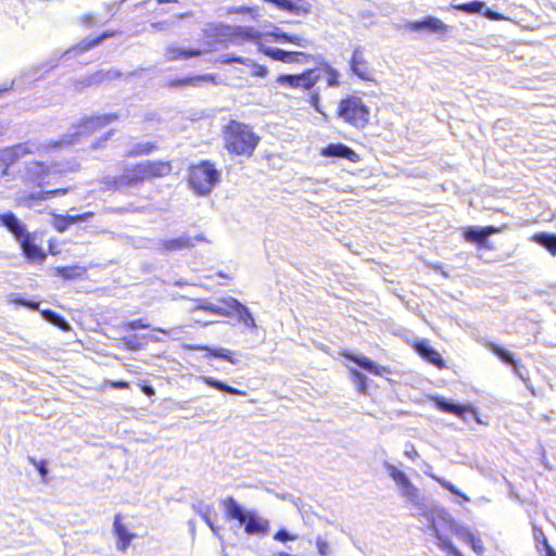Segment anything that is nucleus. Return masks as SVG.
Masks as SVG:
<instances>
[{"label":"nucleus","instance_id":"nucleus-1","mask_svg":"<svg viewBox=\"0 0 556 556\" xmlns=\"http://www.w3.org/2000/svg\"><path fill=\"white\" fill-rule=\"evenodd\" d=\"M390 478L395 482L400 494L415 508V516L432 532H441V527L446 526L451 531L456 523L452 516L442 507L428 503L420 490L413 484L409 478L394 465L383 464Z\"/></svg>","mask_w":556,"mask_h":556},{"label":"nucleus","instance_id":"nucleus-2","mask_svg":"<svg viewBox=\"0 0 556 556\" xmlns=\"http://www.w3.org/2000/svg\"><path fill=\"white\" fill-rule=\"evenodd\" d=\"M232 45H243L245 42H253L257 45L260 52L269 56L275 61L283 63H298L301 59H306L307 55L303 52H289L279 48L267 47L262 42L264 33L257 30L252 26H225L223 33Z\"/></svg>","mask_w":556,"mask_h":556},{"label":"nucleus","instance_id":"nucleus-3","mask_svg":"<svg viewBox=\"0 0 556 556\" xmlns=\"http://www.w3.org/2000/svg\"><path fill=\"white\" fill-rule=\"evenodd\" d=\"M170 172L172 166L168 162L147 161L125 169L121 176L108 178V185L112 189H119L122 187H136L142 184L144 180H150L156 177H164Z\"/></svg>","mask_w":556,"mask_h":556},{"label":"nucleus","instance_id":"nucleus-4","mask_svg":"<svg viewBox=\"0 0 556 556\" xmlns=\"http://www.w3.org/2000/svg\"><path fill=\"white\" fill-rule=\"evenodd\" d=\"M225 513L229 519L240 522L248 535L265 536L269 532L268 519L261 517L255 510L242 507L232 496L223 501Z\"/></svg>","mask_w":556,"mask_h":556},{"label":"nucleus","instance_id":"nucleus-5","mask_svg":"<svg viewBox=\"0 0 556 556\" xmlns=\"http://www.w3.org/2000/svg\"><path fill=\"white\" fill-rule=\"evenodd\" d=\"M219 180L220 172L208 161L191 165L188 169V185L197 195L211 194Z\"/></svg>","mask_w":556,"mask_h":556},{"label":"nucleus","instance_id":"nucleus-6","mask_svg":"<svg viewBox=\"0 0 556 556\" xmlns=\"http://www.w3.org/2000/svg\"><path fill=\"white\" fill-rule=\"evenodd\" d=\"M0 223L18 241L23 253L28 260H43L45 253L34 242L33 236L27 231L26 226L13 213L0 214Z\"/></svg>","mask_w":556,"mask_h":556},{"label":"nucleus","instance_id":"nucleus-7","mask_svg":"<svg viewBox=\"0 0 556 556\" xmlns=\"http://www.w3.org/2000/svg\"><path fill=\"white\" fill-rule=\"evenodd\" d=\"M369 114L367 105L356 96L342 99L337 108L338 117L356 128H363L368 123Z\"/></svg>","mask_w":556,"mask_h":556},{"label":"nucleus","instance_id":"nucleus-8","mask_svg":"<svg viewBox=\"0 0 556 556\" xmlns=\"http://www.w3.org/2000/svg\"><path fill=\"white\" fill-rule=\"evenodd\" d=\"M117 116L115 114H106L102 116H92L83 118L77 125L74 126L72 139H78L80 137H91L103 129L111 122L115 121Z\"/></svg>","mask_w":556,"mask_h":556},{"label":"nucleus","instance_id":"nucleus-9","mask_svg":"<svg viewBox=\"0 0 556 556\" xmlns=\"http://www.w3.org/2000/svg\"><path fill=\"white\" fill-rule=\"evenodd\" d=\"M319 79L318 70H309L298 75L283 74L277 77V83L290 88H312Z\"/></svg>","mask_w":556,"mask_h":556},{"label":"nucleus","instance_id":"nucleus-10","mask_svg":"<svg viewBox=\"0 0 556 556\" xmlns=\"http://www.w3.org/2000/svg\"><path fill=\"white\" fill-rule=\"evenodd\" d=\"M205 238L202 235L191 237L189 235H182L178 238L164 239L160 241V248L157 251L176 252L194 247L195 241H204Z\"/></svg>","mask_w":556,"mask_h":556},{"label":"nucleus","instance_id":"nucleus-11","mask_svg":"<svg viewBox=\"0 0 556 556\" xmlns=\"http://www.w3.org/2000/svg\"><path fill=\"white\" fill-rule=\"evenodd\" d=\"M498 231L494 226H470L464 229V238L468 242L477 243L481 247H486L488 238Z\"/></svg>","mask_w":556,"mask_h":556},{"label":"nucleus","instance_id":"nucleus-12","mask_svg":"<svg viewBox=\"0 0 556 556\" xmlns=\"http://www.w3.org/2000/svg\"><path fill=\"white\" fill-rule=\"evenodd\" d=\"M267 3L275 4L278 9L290 12L295 15H306L312 10V4L307 0H264Z\"/></svg>","mask_w":556,"mask_h":556},{"label":"nucleus","instance_id":"nucleus-13","mask_svg":"<svg viewBox=\"0 0 556 556\" xmlns=\"http://www.w3.org/2000/svg\"><path fill=\"white\" fill-rule=\"evenodd\" d=\"M351 71L363 80H371V71L364 59L363 49L356 47L350 60Z\"/></svg>","mask_w":556,"mask_h":556},{"label":"nucleus","instance_id":"nucleus-14","mask_svg":"<svg viewBox=\"0 0 556 556\" xmlns=\"http://www.w3.org/2000/svg\"><path fill=\"white\" fill-rule=\"evenodd\" d=\"M407 28L413 31L428 30L431 33H445L448 26L440 18L427 16L422 21H415L407 24Z\"/></svg>","mask_w":556,"mask_h":556},{"label":"nucleus","instance_id":"nucleus-15","mask_svg":"<svg viewBox=\"0 0 556 556\" xmlns=\"http://www.w3.org/2000/svg\"><path fill=\"white\" fill-rule=\"evenodd\" d=\"M432 401L434 402L435 407L438 409L456 415L458 417H464L465 413L472 412V408L470 406L462 405L453 400L445 399L442 396H433Z\"/></svg>","mask_w":556,"mask_h":556},{"label":"nucleus","instance_id":"nucleus-16","mask_svg":"<svg viewBox=\"0 0 556 556\" xmlns=\"http://www.w3.org/2000/svg\"><path fill=\"white\" fill-rule=\"evenodd\" d=\"M416 352L427 362L434 365L438 368H443L445 366L444 361L440 353L435 351L432 346L428 344L426 341H419L415 344Z\"/></svg>","mask_w":556,"mask_h":556},{"label":"nucleus","instance_id":"nucleus-17","mask_svg":"<svg viewBox=\"0 0 556 556\" xmlns=\"http://www.w3.org/2000/svg\"><path fill=\"white\" fill-rule=\"evenodd\" d=\"M225 139H260L254 136L248 125L231 121L225 127Z\"/></svg>","mask_w":556,"mask_h":556},{"label":"nucleus","instance_id":"nucleus-18","mask_svg":"<svg viewBox=\"0 0 556 556\" xmlns=\"http://www.w3.org/2000/svg\"><path fill=\"white\" fill-rule=\"evenodd\" d=\"M323 155L330 157H342L352 162L358 161V155L351 148L342 143H331L323 150Z\"/></svg>","mask_w":556,"mask_h":556},{"label":"nucleus","instance_id":"nucleus-19","mask_svg":"<svg viewBox=\"0 0 556 556\" xmlns=\"http://www.w3.org/2000/svg\"><path fill=\"white\" fill-rule=\"evenodd\" d=\"M26 151L23 144H17L11 149H5L0 151V173L1 175H5L8 173V168L11 164H13L21 154H24Z\"/></svg>","mask_w":556,"mask_h":556},{"label":"nucleus","instance_id":"nucleus-20","mask_svg":"<svg viewBox=\"0 0 556 556\" xmlns=\"http://www.w3.org/2000/svg\"><path fill=\"white\" fill-rule=\"evenodd\" d=\"M264 36L271 37L276 42H290L301 48H306L309 43L306 38L289 35L276 26H273V31L264 33Z\"/></svg>","mask_w":556,"mask_h":556},{"label":"nucleus","instance_id":"nucleus-21","mask_svg":"<svg viewBox=\"0 0 556 556\" xmlns=\"http://www.w3.org/2000/svg\"><path fill=\"white\" fill-rule=\"evenodd\" d=\"M114 533L118 538L117 549L121 552H125L130 545L131 540L135 538V534L129 532L124 525L119 521V515H116L114 518Z\"/></svg>","mask_w":556,"mask_h":556},{"label":"nucleus","instance_id":"nucleus-22","mask_svg":"<svg viewBox=\"0 0 556 556\" xmlns=\"http://www.w3.org/2000/svg\"><path fill=\"white\" fill-rule=\"evenodd\" d=\"M164 55L167 61L186 60V59L201 55V50L184 49V48H179V47H175V46H168L165 49Z\"/></svg>","mask_w":556,"mask_h":556},{"label":"nucleus","instance_id":"nucleus-23","mask_svg":"<svg viewBox=\"0 0 556 556\" xmlns=\"http://www.w3.org/2000/svg\"><path fill=\"white\" fill-rule=\"evenodd\" d=\"M258 141H227L226 149L236 155L251 156Z\"/></svg>","mask_w":556,"mask_h":556},{"label":"nucleus","instance_id":"nucleus-24","mask_svg":"<svg viewBox=\"0 0 556 556\" xmlns=\"http://www.w3.org/2000/svg\"><path fill=\"white\" fill-rule=\"evenodd\" d=\"M192 509L201 516L203 521L210 527L212 532L222 541L223 538L219 534L218 528L214 526V522L210 516L211 514V506L210 505H203L202 503L199 504H192Z\"/></svg>","mask_w":556,"mask_h":556},{"label":"nucleus","instance_id":"nucleus-25","mask_svg":"<svg viewBox=\"0 0 556 556\" xmlns=\"http://www.w3.org/2000/svg\"><path fill=\"white\" fill-rule=\"evenodd\" d=\"M202 380L208 386L212 387L218 391L226 392L233 395H245L244 391H241L237 388L230 387L227 383L217 380L213 377H202Z\"/></svg>","mask_w":556,"mask_h":556},{"label":"nucleus","instance_id":"nucleus-26","mask_svg":"<svg viewBox=\"0 0 556 556\" xmlns=\"http://www.w3.org/2000/svg\"><path fill=\"white\" fill-rule=\"evenodd\" d=\"M104 81V71L96 72L74 83L75 91H80L84 87L98 85Z\"/></svg>","mask_w":556,"mask_h":556},{"label":"nucleus","instance_id":"nucleus-27","mask_svg":"<svg viewBox=\"0 0 556 556\" xmlns=\"http://www.w3.org/2000/svg\"><path fill=\"white\" fill-rule=\"evenodd\" d=\"M233 305L239 307L238 312L235 313L238 316L240 323H242L248 328H255L256 324L252 313L249 307L243 305L241 302H231Z\"/></svg>","mask_w":556,"mask_h":556},{"label":"nucleus","instance_id":"nucleus-28","mask_svg":"<svg viewBox=\"0 0 556 556\" xmlns=\"http://www.w3.org/2000/svg\"><path fill=\"white\" fill-rule=\"evenodd\" d=\"M491 351L504 363L511 365L514 371H518V362L515 361L514 354L510 353L508 350L498 346L496 344L490 345Z\"/></svg>","mask_w":556,"mask_h":556},{"label":"nucleus","instance_id":"nucleus-29","mask_svg":"<svg viewBox=\"0 0 556 556\" xmlns=\"http://www.w3.org/2000/svg\"><path fill=\"white\" fill-rule=\"evenodd\" d=\"M452 7L453 9L467 14H482L485 9V3L483 1L475 0L467 3L453 4Z\"/></svg>","mask_w":556,"mask_h":556},{"label":"nucleus","instance_id":"nucleus-30","mask_svg":"<svg viewBox=\"0 0 556 556\" xmlns=\"http://www.w3.org/2000/svg\"><path fill=\"white\" fill-rule=\"evenodd\" d=\"M534 241L545 248L551 254H556V235L554 233H538L534 236Z\"/></svg>","mask_w":556,"mask_h":556},{"label":"nucleus","instance_id":"nucleus-31","mask_svg":"<svg viewBox=\"0 0 556 556\" xmlns=\"http://www.w3.org/2000/svg\"><path fill=\"white\" fill-rule=\"evenodd\" d=\"M193 311H204V312H208V313L225 316V317L231 316V313L228 312L226 308H224L219 305L210 303L207 301H203V300L199 301V304L194 307Z\"/></svg>","mask_w":556,"mask_h":556},{"label":"nucleus","instance_id":"nucleus-32","mask_svg":"<svg viewBox=\"0 0 556 556\" xmlns=\"http://www.w3.org/2000/svg\"><path fill=\"white\" fill-rule=\"evenodd\" d=\"M115 35V31H105L102 35L98 36L94 39H84L81 42L77 45V47H74L72 50L79 49L80 51H88L98 45H100L103 40L106 38L113 37Z\"/></svg>","mask_w":556,"mask_h":556},{"label":"nucleus","instance_id":"nucleus-33","mask_svg":"<svg viewBox=\"0 0 556 556\" xmlns=\"http://www.w3.org/2000/svg\"><path fill=\"white\" fill-rule=\"evenodd\" d=\"M199 350H203L208 352L211 356L223 358L231 364H235L236 361L232 358V352L224 349V348H210V346H200Z\"/></svg>","mask_w":556,"mask_h":556},{"label":"nucleus","instance_id":"nucleus-34","mask_svg":"<svg viewBox=\"0 0 556 556\" xmlns=\"http://www.w3.org/2000/svg\"><path fill=\"white\" fill-rule=\"evenodd\" d=\"M452 532L457 536L459 538L460 540H463L465 543L469 544L473 542V540L476 539V534L472 533L468 528L466 527H463V526H458L456 525V527H453L452 528Z\"/></svg>","mask_w":556,"mask_h":556},{"label":"nucleus","instance_id":"nucleus-35","mask_svg":"<svg viewBox=\"0 0 556 556\" xmlns=\"http://www.w3.org/2000/svg\"><path fill=\"white\" fill-rule=\"evenodd\" d=\"M437 539V544L440 548L448 553L450 555H454L458 549L454 546V544L446 536L442 535L441 532L432 533Z\"/></svg>","mask_w":556,"mask_h":556},{"label":"nucleus","instance_id":"nucleus-36","mask_svg":"<svg viewBox=\"0 0 556 556\" xmlns=\"http://www.w3.org/2000/svg\"><path fill=\"white\" fill-rule=\"evenodd\" d=\"M361 368L369 371V372H374V374H378V366L369 358L365 357V356H357V357H354L352 358Z\"/></svg>","mask_w":556,"mask_h":556},{"label":"nucleus","instance_id":"nucleus-37","mask_svg":"<svg viewBox=\"0 0 556 556\" xmlns=\"http://www.w3.org/2000/svg\"><path fill=\"white\" fill-rule=\"evenodd\" d=\"M43 314H45L47 319H49L51 323H53L58 327H60L62 329H67L70 327L68 323L62 316H60L59 314H56V313H54L52 311H47Z\"/></svg>","mask_w":556,"mask_h":556},{"label":"nucleus","instance_id":"nucleus-38","mask_svg":"<svg viewBox=\"0 0 556 556\" xmlns=\"http://www.w3.org/2000/svg\"><path fill=\"white\" fill-rule=\"evenodd\" d=\"M352 375L354 377V382L356 383L358 391L361 393H365L367 390V377L357 370H352Z\"/></svg>","mask_w":556,"mask_h":556},{"label":"nucleus","instance_id":"nucleus-39","mask_svg":"<svg viewBox=\"0 0 556 556\" xmlns=\"http://www.w3.org/2000/svg\"><path fill=\"white\" fill-rule=\"evenodd\" d=\"M223 63L231 64V63H240L244 65L252 64V60L243 56H236L233 54H225L222 56Z\"/></svg>","mask_w":556,"mask_h":556},{"label":"nucleus","instance_id":"nucleus-40","mask_svg":"<svg viewBox=\"0 0 556 556\" xmlns=\"http://www.w3.org/2000/svg\"><path fill=\"white\" fill-rule=\"evenodd\" d=\"M9 298H10V301L15 304L28 306L30 308H37V306H38V303L28 301L16 293L10 294Z\"/></svg>","mask_w":556,"mask_h":556},{"label":"nucleus","instance_id":"nucleus-41","mask_svg":"<svg viewBox=\"0 0 556 556\" xmlns=\"http://www.w3.org/2000/svg\"><path fill=\"white\" fill-rule=\"evenodd\" d=\"M154 149V146L150 142H147L144 144H138L136 149L128 152V155H142V154H149Z\"/></svg>","mask_w":556,"mask_h":556},{"label":"nucleus","instance_id":"nucleus-42","mask_svg":"<svg viewBox=\"0 0 556 556\" xmlns=\"http://www.w3.org/2000/svg\"><path fill=\"white\" fill-rule=\"evenodd\" d=\"M92 216H93L92 212H86L84 214H77V215H70V214L66 215L70 225L87 222Z\"/></svg>","mask_w":556,"mask_h":556},{"label":"nucleus","instance_id":"nucleus-43","mask_svg":"<svg viewBox=\"0 0 556 556\" xmlns=\"http://www.w3.org/2000/svg\"><path fill=\"white\" fill-rule=\"evenodd\" d=\"M219 302L224 305L223 307L226 308L228 312L232 314L237 313L239 307L233 305L231 302H239L237 299L232 296L223 298L219 300Z\"/></svg>","mask_w":556,"mask_h":556},{"label":"nucleus","instance_id":"nucleus-44","mask_svg":"<svg viewBox=\"0 0 556 556\" xmlns=\"http://www.w3.org/2000/svg\"><path fill=\"white\" fill-rule=\"evenodd\" d=\"M70 223L66 215H59L54 218V227L58 231L63 232L67 229Z\"/></svg>","mask_w":556,"mask_h":556},{"label":"nucleus","instance_id":"nucleus-45","mask_svg":"<svg viewBox=\"0 0 556 556\" xmlns=\"http://www.w3.org/2000/svg\"><path fill=\"white\" fill-rule=\"evenodd\" d=\"M29 462L37 468L40 477L45 480L48 475V468L45 460L37 462L34 457H29Z\"/></svg>","mask_w":556,"mask_h":556},{"label":"nucleus","instance_id":"nucleus-46","mask_svg":"<svg viewBox=\"0 0 556 556\" xmlns=\"http://www.w3.org/2000/svg\"><path fill=\"white\" fill-rule=\"evenodd\" d=\"M274 539L279 542H286L289 540H295L296 536L291 535L286 529H280L279 531L276 532Z\"/></svg>","mask_w":556,"mask_h":556},{"label":"nucleus","instance_id":"nucleus-47","mask_svg":"<svg viewBox=\"0 0 556 556\" xmlns=\"http://www.w3.org/2000/svg\"><path fill=\"white\" fill-rule=\"evenodd\" d=\"M533 536L536 543L547 546L548 542L542 529L533 527Z\"/></svg>","mask_w":556,"mask_h":556},{"label":"nucleus","instance_id":"nucleus-48","mask_svg":"<svg viewBox=\"0 0 556 556\" xmlns=\"http://www.w3.org/2000/svg\"><path fill=\"white\" fill-rule=\"evenodd\" d=\"M126 328L128 330L147 329V328H150V325L146 324L143 321V319H136V320L129 321L126 325Z\"/></svg>","mask_w":556,"mask_h":556},{"label":"nucleus","instance_id":"nucleus-49","mask_svg":"<svg viewBox=\"0 0 556 556\" xmlns=\"http://www.w3.org/2000/svg\"><path fill=\"white\" fill-rule=\"evenodd\" d=\"M76 269L73 267H60L58 274L64 279H73L75 277Z\"/></svg>","mask_w":556,"mask_h":556},{"label":"nucleus","instance_id":"nucleus-50","mask_svg":"<svg viewBox=\"0 0 556 556\" xmlns=\"http://www.w3.org/2000/svg\"><path fill=\"white\" fill-rule=\"evenodd\" d=\"M248 66L253 67L254 76L265 77L267 75V72H268L267 67H265L264 65L256 64L253 60H252V64H249Z\"/></svg>","mask_w":556,"mask_h":556},{"label":"nucleus","instance_id":"nucleus-51","mask_svg":"<svg viewBox=\"0 0 556 556\" xmlns=\"http://www.w3.org/2000/svg\"><path fill=\"white\" fill-rule=\"evenodd\" d=\"M482 14H483L486 18L492 20V21H503V20H505V18H506L503 14L497 13V12H494V11H492V10L488 9L486 7H485V9L483 10Z\"/></svg>","mask_w":556,"mask_h":556},{"label":"nucleus","instance_id":"nucleus-52","mask_svg":"<svg viewBox=\"0 0 556 556\" xmlns=\"http://www.w3.org/2000/svg\"><path fill=\"white\" fill-rule=\"evenodd\" d=\"M470 546H471L472 551L478 555H482L484 552L483 543L478 535L476 536L473 542L470 543Z\"/></svg>","mask_w":556,"mask_h":556},{"label":"nucleus","instance_id":"nucleus-53","mask_svg":"<svg viewBox=\"0 0 556 556\" xmlns=\"http://www.w3.org/2000/svg\"><path fill=\"white\" fill-rule=\"evenodd\" d=\"M139 387L147 396H153L155 394L154 388L147 381H141Z\"/></svg>","mask_w":556,"mask_h":556},{"label":"nucleus","instance_id":"nucleus-54","mask_svg":"<svg viewBox=\"0 0 556 556\" xmlns=\"http://www.w3.org/2000/svg\"><path fill=\"white\" fill-rule=\"evenodd\" d=\"M437 481L446 490H448L451 493L460 495V492L448 481L443 479H437Z\"/></svg>","mask_w":556,"mask_h":556},{"label":"nucleus","instance_id":"nucleus-55","mask_svg":"<svg viewBox=\"0 0 556 556\" xmlns=\"http://www.w3.org/2000/svg\"><path fill=\"white\" fill-rule=\"evenodd\" d=\"M316 545H317L319 554L321 556H326L327 549H328V543L324 539L317 538Z\"/></svg>","mask_w":556,"mask_h":556},{"label":"nucleus","instance_id":"nucleus-56","mask_svg":"<svg viewBox=\"0 0 556 556\" xmlns=\"http://www.w3.org/2000/svg\"><path fill=\"white\" fill-rule=\"evenodd\" d=\"M255 11L256 10L254 8H249V7H238V8L230 10V12L239 13V14L251 13L253 18L256 17V14H254Z\"/></svg>","mask_w":556,"mask_h":556},{"label":"nucleus","instance_id":"nucleus-57","mask_svg":"<svg viewBox=\"0 0 556 556\" xmlns=\"http://www.w3.org/2000/svg\"><path fill=\"white\" fill-rule=\"evenodd\" d=\"M68 191H70L68 188H59V189H54V190H46V195H50V199H51V198H54V197L64 195Z\"/></svg>","mask_w":556,"mask_h":556},{"label":"nucleus","instance_id":"nucleus-58","mask_svg":"<svg viewBox=\"0 0 556 556\" xmlns=\"http://www.w3.org/2000/svg\"><path fill=\"white\" fill-rule=\"evenodd\" d=\"M81 23L87 26V27H90L92 26L94 23H96V17L93 14L91 13H87V14H84L81 17Z\"/></svg>","mask_w":556,"mask_h":556},{"label":"nucleus","instance_id":"nucleus-59","mask_svg":"<svg viewBox=\"0 0 556 556\" xmlns=\"http://www.w3.org/2000/svg\"><path fill=\"white\" fill-rule=\"evenodd\" d=\"M121 77V73L116 70H109L104 72V81L105 80H112Z\"/></svg>","mask_w":556,"mask_h":556},{"label":"nucleus","instance_id":"nucleus-60","mask_svg":"<svg viewBox=\"0 0 556 556\" xmlns=\"http://www.w3.org/2000/svg\"><path fill=\"white\" fill-rule=\"evenodd\" d=\"M29 199L37 200V201H43L50 199V195H46V191H39L29 194Z\"/></svg>","mask_w":556,"mask_h":556},{"label":"nucleus","instance_id":"nucleus-61","mask_svg":"<svg viewBox=\"0 0 556 556\" xmlns=\"http://www.w3.org/2000/svg\"><path fill=\"white\" fill-rule=\"evenodd\" d=\"M328 86H337L339 84L338 81V73L334 71H331L329 73V76L327 78Z\"/></svg>","mask_w":556,"mask_h":556},{"label":"nucleus","instance_id":"nucleus-62","mask_svg":"<svg viewBox=\"0 0 556 556\" xmlns=\"http://www.w3.org/2000/svg\"><path fill=\"white\" fill-rule=\"evenodd\" d=\"M405 455L412 459H415L418 457V452L415 450V447L410 444L409 447L405 450Z\"/></svg>","mask_w":556,"mask_h":556},{"label":"nucleus","instance_id":"nucleus-63","mask_svg":"<svg viewBox=\"0 0 556 556\" xmlns=\"http://www.w3.org/2000/svg\"><path fill=\"white\" fill-rule=\"evenodd\" d=\"M192 80H193V78L176 80V81L170 83V86H184V85L190 84Z\"/></svg>","mask_w":556,"mask_h":556},{"label":"nucleus","instance_id":"nucleus-64","mask_svg":"<svg viewBox=\"0 0 556 556\" xmlns=\"http://www.w3.org/2000/svg\"><path fill=\"white\" fill-rule=\"evenodd\" d=\"M543 547L546 552L545 556H556V551L549 544H547V546H543Z\"/></svg>","mask_w":556,"mask_h":556}]
</instances>
